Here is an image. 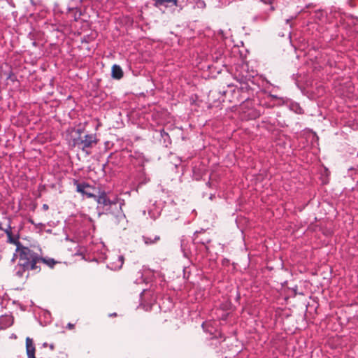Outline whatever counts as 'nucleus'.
I'll list each match as a JSON object with an SVG mask.
<instances>
[{
    "label": "nucleus",
    "mask_w": 358,
    "mask_h": 358,
    "mask_svg": "<svg viewBox=\"0 0 358 358\" xmlns=\"http://www.w3.org/2000/svg\"><path fill=\"white\" fill-rule=\"evenodd\" d=\"M11 229H12V228H11L10 225L8 224V227L6 229H5V230H4V232L6 234L8 239V241L10 243L16 244V245L17 244L18 245L17 246H20V242L13 236Z\"/></svg>",
    "instance_id": "7"
},
{
    "label": "nucleus",
    "mask_w": 358,
    "mask_h": 358,
    "mask_svg": "<svg viewBox=\"0 0 358 358\" xmlns=\"http://www.w3.org/2000/svg\"><path fill=\"white\" fill-rule=\"evenodd\" d=\"M123 71L122 68L117 64L112 66V77L115 79L120 80L123 77Z\"/></svg>",
    "instance_id": "6"
},
{
    "label": "nucleus",
    "mask_w": 358,
    "mask_h": 358,
    "mask_svg": "<svg viewBox=\"0 0 358 358\" xmlns=\"http://www.w3.org/2000/svg\"><path fill=\"white\" fill-rule=\"evenodd\" d=\"M26 352L27 358L36 357V348L32 338L29 337L26 338Z\"/></svg>",
    "instance_id": "5"
},
{
    "label": "nucleus",
    "mask_w": 358,
    "mask_h": 358,
    "mask_svg": "<svg viewBox=\"0 0 358 358\" xmlns=\"http://www.w3.org/2000/svg\"><path fill=\"white\" fill-rule=\"evenodd\" d=\"M24 269L22 268V271H18L17 272V275L18 276H20V277H22V275H23V272H24Z\"/></svg>",
    "instance_id": "10"
},
{
    "label": "nucleus",
    "mask_w": 358,
    "mask_h": 358,
    "mask_svg": "<svg viewBox=\"0 0 358 358\" xmlns=\"http://www.w3.org/2000/svg\"><path fill=\"white\" fill-rule=\"evenodd\" d=\"M76 191L83 195H85L87 198H96L94 194V187L91 186L87 182H76Z\"/></svg>",
    "instance_id": "3"
},
{
    "label": "nucleus",
    "mask_w": 358,
    "mask_h": 358,
    "mask_svg": "<svg viewBox=\"0 0 358 358\" xmlns=\"http://www.w3.org/2000/svg\"><path fill=\"white\" fill-rule=\"evenodd\" d=\"M68 328L69 329H73L74 328V324H71V323H69L68 324Z\"/></svg>",
    "instance_id": "12"
},
{
    "label": "nucleus",
    "mask_w": 358,
    "mask_h": 358,
    "mask_svg": "<svg viewBox=\"0 0 358 358\" xmlns=\"http://www.w3.org/2000/svg\"><path fill=\"white\" fill-rule=\"evenodd\" d=\"M0 230H2L4 231L5 229H3L2 227H1V224H0Z\"/></svg>",
    "instance_id": "14"
},
{
    "label": "nucleus",
    "mask_w": 358,
    "mask_h": 358,
    "mask_svg": "<svg viewBox=\"0 0 358 358\" xmlns=\"http://www.w3.org/2000/svg\"><path fill=\"white\" fill-rule=\"evenodd\" d=\"M40 262H42L43 263L45 264L50 268H53L54 266L57 263L52 258H43V257H40Z\"/></svg>",
    "instance_id": "8"
},
{
    "label": "nucleus",
    "mask_w": 358,
    "mask_h": 358,
    "mask_svg": "<svg viewBox=\"0 0 358 358\" xmlns=\"http://www.w3.org/2000/svg\"><path fill=\"white\" fill-rule=\"evenodd\" d=\"M171 3L174 6H177L178 0H166V3Z\"/></svg>",
    "instance_id": "9"
},
{
    "label": "nucleus",
    "mask_w": 358,
    "mask_h": 358,
    "mask_svg": "<svg viewBox=\"0 0 358 358\" xmlns=\"http://www.w3.org/2000/svg\"><path fill=\"white\" fill-rule=\"evenodd\" d=\"M42 208L44 210H48L49 209V206L46 203L43 204Z\"/></svg>",
    "instance_id": "11"
},
{
    "label": "nucleus",
    "mask_w": 358,
    "mask_h": 358,
    "mask_svg": "<svg viewBox=\"0 0 358 358\" xmlns=\"http://www.w3.org/2000/svg\"><path fill=\"white\" fill-rule=\"evenodd\" d=\"M94 199L99 204H102L103 206L116 205L118 202L117 198H115L113 200H110L108 197L106 192L104 191L100 192L99 194L96 196V198Z\"/></svg>",
    "instance_id": "4"
},
{
    "label": "nucleus",
    "mask_w": 358,
    "mask_h": 358,
    "mask_svg": "<svg viewBox=\"0 0 358 358\" xmlns=\"http://www.w3.org/2000/svg\"><path fill=\"white\" fill-rule=\"evenodd\" d=\"M98 139L95 134H86L82 136V130H75V135L72 136V145L86 151L87 148H91L96 145Z\"/></svg>",
    "instance_id": "2"
},
{
    "label": "nucleus",
    "mask_w": 358,
    "mask_h": 358,
    "mask_svg": "<svg viewBox=\"0 0 358 358\" xmlns=\"http://www.w3.org/2000/svg\"><path fill=\"white\" fill-rule=\"evenodd\" d=\"M17 251L19 255V266L24 271H34L38 268L36 264L40 262V257L36 252L22 245L17 246Z\"/></svg>",
    "instance_id": "1"
},
{
    "label": "nucleus",
    "mask_w": 358,
    "mask_h": 358,
    "mask_svg": "<svg viewBox=\"0 0 358 358\" xmlns=\"http://www.w3.org/2000/svg\"><path fill=\"white\" fill-rule=\"evenodd\" d=\"M109 316L110 317H116L117 316V313H110V314H109Z\"/></svg>",
    "instance_id": "13"
}]
</instances>
